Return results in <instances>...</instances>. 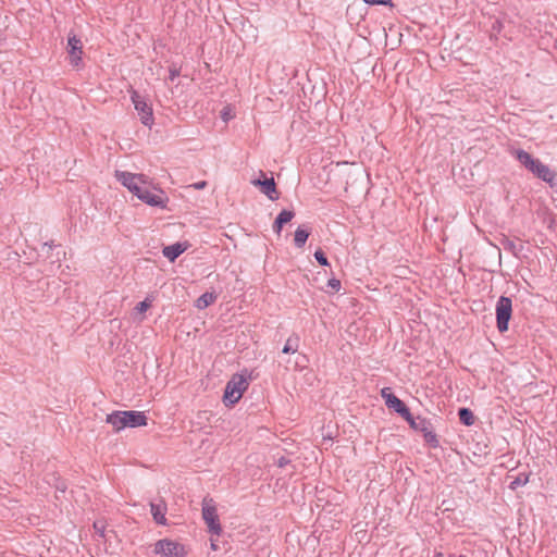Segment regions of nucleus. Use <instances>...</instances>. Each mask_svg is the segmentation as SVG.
Here are the masks:
<instances>
[{"label": "nucleus", "instance_id": "nucleus-1", "mask_svg": "<svg viewBox=\"0 0 557 557\" xmlns=\"http://www.w3.org/2000/svg\"><path fill=\"white\" fill-rule=\"evenodd\" d=\"M116 180L125 186L133 195L137 196L143 202L151 206L165 208V201L159 195L150 191L151 180L145 174H134L126 171H116Z\"/></svg>", "mask_w": 557, "mask_h": 557}, {"label": "nucleus", "instance_id": "nucleus-2", "mask_svg": "<svg viewBox=\"0 0 557 557\" xmlns=\"http://www.w3.org/2000/svg\"><path fill=\"white\" fill-rule=\"evenodd\" d=\"M516 159L530 171L537 178L548 183L550 186L554 185V181L557 176L556 172L550 170L546 164L542 163L539 159L533 158L529 152L523 149L515 151Z\"/></svg>", "mask_w": 557, "mask_h": 557}, {"label": "nucleus", "instance_id": "nucleus-3", "mask_svg": "<svg viewBox=\"0 0 557 557\" xmlns=\"http://www.w3.org/2000/svg\"><path fill=\"white\" fill-rule=\"evenodd\" d=\"M147 417L143 411H113L107 416L106 422L119 432L125 428H138L147 425Z\"/></svg>", "mask_w": 557, "mask_h": 557}, {"label": "nucleus", "instance_id": "nucleus-4", "mask_svg": "<svg viewBox=\"0 0 557 557\" xmlns=\"http://www.w3.org/2000/svg\"><path fill=\"white\" fill-rule=\"evenodd\" d=\"M248 386L249 383L244 375H233V377L227 382L224 389L223 401L225 406L235 405L242 398L244 392L248 388Z\"/></svg>", "mask_w": 557, "mask_h": 557}, {"label": "nucleus", "instance_id": "nucleus-5", "mask_svg": "<svg viewBox=\"0 0 557 557\" xmlns=\"http://www.w3.org/2000/svg\"><path fill=\"white\" fill-rule=\"evenodd\" d=\"M408 424L414 431L422 433L425 443L432 448H437L440 446L437 435L434 433V428L430 420L421 417H413Z\"/></svg>", "mask_w": 557, "mask_h": 557}, {"label": "nucleus", "instance_id": "nucleus-6", "mask_svg": "<svg viewBox=\"0 0 557 557\" xmlns=\"http://www.w3.org/2000/svg\"><path fill=\"white\" fill-rule=\"evenodd\" d=\"M512 313V300L507 296H500L496 304V326L500 333L508 331Z\"/></svg>", "mask_w": 557, "mask_h": 557}, {"label": "nucleus", "instance_id": "nucleus-7", "mask_svg": "<svg viewBox=\"0 0 557 557\" xmlns=\"http://www.w3.org/2000/svg\"><path fill=\"white\" fill-rule=\"evenodd\" d=\"M132 102L136 111L140 116V121L145 126L151 127L153 124V112L150 104L138 94L136 90H132Z\"/></svg>", "mask_w": 557, "mask_h": 557}, {"label": "nucleus", "instance_id": "nucleus-8", "mask_svg": "<svg viewBox=\"0 0 557 557\" xmlns=\"http://www.w3.org/2000/svg\"><path fill=\"white\" fill-rule=\"evenodd\" d=\"M251 184L260 189L270 200H277L280 193L273 177H267L263 171H260V177L252 180Z\"/></svg>", "mask_w": 557, "mask_h": 557}, {"label": "nucleus", "instance_id": "nucleus-9", "mask_svg": "<svg viewBox=\"0 0 557 557\" xmlns=\"http://www.w3.org/2000/svg\"><path fill=\"white\" fill-rule=\"evenodd\" d=\"M154 553L166 557H183L186 550L183 545L170 540H160L154 544Z\"/></svg>", "mask_w": 557, "mask_h": 557}, {"label": "nucleus", "instance_id": "nucleus-10", "mask_svg": "<svg viewBox=\"0 0 557 557\" xmlns=\"http://www.w3.org/2000/svg\"><path fill=\"white\" fill-rule=\"evenodd\" d=\"M67 52L70 57V63L74 66H77L82 60L83 45L81 39L72 33H70L67 36Z\"/></svg>", "mask_w": 557, "mask_h": 557}, {"label": "nucleus", "instance_id": "nucleus-11", "mask_svg": "<svg viewBox=\"0 0 557 557\" xmlns=\"http://www.w3.org/2000/svg\"><path fill=\"white\" fill-rule=\"evenodd\" d=\"M208 533L212 550H220L225 546L226 541L222 534V524H208Z\"/></svg>", "mask_w": 557, "mask_h": 557}, {"label": "nucleus", "instance_id": "nucleus-12", "mask_svg": "<svg viewBox=\"0 0 557 557\" xmlns=\"http://www.w3.org/2000/svg\"><path fill=\"white\" fill-rule=\"evenodd\" d=\"M202 519L205 522H219L216 507L212 498H205L202 502Z\"/></svg>", "mask_w": 557, "mask_h": 557}, {"label": "nucleus", "instance_id": "nucleus-13", "mask_svg": "<svg viewBox=\"0 0 557 557\" xmlns=\"http://www.w3.org/2000/svg\"><path fill=\"white\" fill-rule=\"evenodd\" d=\"M53 248H60V246H54L53 243L50 242L44 243L41 247L42 256H45V258L49 260L51 264L59 263L61 261V255H65V252L61 250H58L57 253H53Z\"/></svg>", "mask_w": 557, "mask_h": 557}, {"label": "nucleus", "instance_id": "nucleus-14", "mask_svg": "<svg viewBox=\"0 0 557 557\" xmlns=\"http://www.w3.org/2000/svg\"><path fill=\"white\" fill-rule=\"evenodd\" d=\"M295 216V212L292 210H282L278 215L276 216L274 223H273V231L276 234H281L282 228L284 224L292 221V219Z\"/></svg>", "mask_w": 557, "mask_h": 557}, {"label": "nucleus", "instance_id": "nucleus-15", "mask_svg": "<svg viewBox=\"0 0 557 557\" xmlns=\"http://www.w3.org/2000/svg\"><path fill=\"white\" fill-rule=\"evenodd\" d=\"M186 246L182 243H175L173 245L163 248V256L171 262L175 261L184 251Z\"/></svg>", "mask_w": 557, "mask_h": 557}, {"label": "nucleus", "instance_id": "nucleus-16", "mask_svg": "<svg viewBox=\"0 0 557 557\" xmlns=\"http://www.w3.org/2000/svg\"><path fill=\"white\" fill-rule=\"evenodd\" d=\"M150 511L154 522H166V505L164 502L160 500L159 503H150Z\"/></svg>", "mask_w": 557, "mask_h": 557}, {"label": "nucleus", "instance_id": "nucleus-17", "mask_svg": "<svg viewBox=\"0 0 557 557\" xmlns=\"http://www.w3.org/2000/svg\"><path fill=\"white\" fill-rule=\"evenodd\" d=\"M310 235L309 228L305 226H298L294 234V244L297 248H302Z\"/></svg>", "mask_w": 557, "mask_h": 557}, {"label": "nucleus", "instance_id": "nucleus-18", "mask_svg": "<svg viewBox=\"0 0 557 557\" xmlns=\"http://www.w3.org/2000/svg\"><path fill=\"white\" fill-rule=\"evenodd\" d=\"M458 418L459 421L466 426H471L474 423L475 419L473 412L466 407L459 408Z\"/></svg>", "mask_w": 557, "mask_h": 557}, {"label": "nucleus", "instance_id": "nucleus-19", "mask_svg": "<svg viewBox=\"0 0 557 557\" xmlns=\"http://www.w3.org/2000/svg\"><path fill=\"white\" fill-rule=\"evenodd\" d=\"M299 341L300 339H299L298 335H296V334L290 335L287 338V341H286V343H285V345H284V347L282 349V352L283 354H294V352H296L298 350V347H299Z\"/></svg>", "mask_w": 557, "mask_h": 557}, {"label": "nucleus", "instance_id": "nucleus-20", "mask_svg": "<svg viewBox=\"0 0 557 557\" xmlns=\"http://www.w3.org/2000/svg\"><path fill=\"white\" fill-rule=\"evenodd\" d=\"M216 300V295L213 293H205L196 300V307L198 309H205L212 305Z\"/></svg>", "mask_w": 557, "mask_h": 557}, {"label": "nucleus", "instance_id": "nucleus-21", "mask_svg": "<svg viewBox=\"0 0 557 557\" xmlns=\"http://www.w3.org/2000/svg\"><path fill=\"white\" fill-rule=\"evenodd\" d=\"M503 246L505 250L510 251L515 256H518L523 250V244L516 243L508 238L504 239Z\"/></svg>", "mask_w": 557, "mask_h": 557}, {"label": "nucleus", "instance_id": "nucleus-22", "mask_svg": "<svg viewBox=\"0 0 557 557\" xmlns=\"http://www.w3.org/2000/svg\"><path fill=\"white\" fill-rule=\"evenodd\" d=\"M529 482L528 473H519L509 484V488L516 491L520 486H524Z\"/></svg>", "mask_w": 557, "mask_h": 557}, {"label": "nucleus", "instance_id": "nucleus-23", "mask_svg": "<svg viewBox=\"0 0 557 557\" xmlns=\"http://www.w3.org/2000/svg\"><path fill=\"white\" fill-rule=\"evenodd\" d=\"M403 404H405V403L395 395V396H389L387 398L386 407L396 412Z\"/></svg>", "mask_w": 557, "mask_h": 557}, {"label": "nucleus", "instance_id": "nucleus-24", "mask_svg": "<svg viewBox=\"0 0 557 557\" xmlns=\"http://www.w3.org/2000/svg\"><path fill=\"white\" fill-rule=\"evenodd\" d=\"M396 412L407 422H409L413 418V416L410 412V409L407 407L406 404H403Z\"/></svg>", "mask_w": 557, "mask_h": 557}, {"label": "nucleus", "instance_id": "nucleus-25", "mask_svg": "<svg viewBox=\"0 0 557 557\" xmlns=\"http://www.w3.org/2000/svg\"><path fill=\"white\" fill-rule=\"evenodd\" d=\"M396 412L407 422H409L413 418V416L410 412V409L407 407L406 404H403Z\"/></svg>", "mask_w": 557, "mask_h": 557}, {"label": "nucleus", "instance_id": "nucleus-26", "mask_svg": "<svg viewBox=\"0 0 557 557\" xmlns=\"http://www.w3.org/2000/svg\"><path fill=\"white\" fill-rule=\"evenodd\" d=\"M314 258L319 262L320 265H323V267L330 265L325 253L321 249H318L314 252Z\"/></svg>", "mask_w": 557, "mask_h": 557}, {"label": "nucleus", "instance_id": "nucleus-27", "mask_svg": "<svg viewBox=\"0 0 557 557\" xmlns=\"http://www.w3.org/2000/svg\"><path fill=\"white\" fill-rule=\"evenodd\" d=\"M369 5H388L393 7L392 0H362Z\"/></svg>", "mask_w": 557, "mask_h": 557}, {"label": "nucleus", "instance_id": "nucleus-28", "mask_svg": "<svg viewBox=\"0 0 557 557\" xmlns=\"http://www.w3.org/2000/svg\"><path fill=\"white\" fill-rule=\"evenodd\" d=\"M150 307V301L148 299H145L144 301H140L136 306V310L140 313L146 312Z\"/></svg>", "mask_w": 557, "mask_h": 557}, {"label": "nucleus", "instance_id": "nucleus-29", "mask_svg": "<svg viewBox=\"0 0 557 557\" xmlns=\"http://www.w3.org/2000/svg\"><path fill=\"white\" fill-rule=\"evenodd\" d=\"M327 286L331 287L333 290L338 292L341 288V281L337 278H330L327 282Z\"/></svg>", "mask_w": 557, "mask_h": 557}, {"label": "nucleus", "instance_id": "nucleus-30", "mask_svg": "<svg viewBox=\"0 0 557 557\" xmlns=\"http://www.w3.org/2000/svg\"><path fill=\"white\" fill-rule=\"evenodd\" d=\"M381 396L384 398L385 400V405H387V398L389 396H395L392 392H391V388L389 387H384L382 388L381 391Z\"/></svg>", "mask_w": 557, "mask_h": 557}, {"label": "nucleus", "instance_id": "nucleus-31", "mask_svg": "<svg viewBox=\"0 0 557 557\" xmlns=\"http://www.w3.org/2000/svg\"><path fill=\"white\" fill-rule=\"evenodd\" d=\"M288 463H290V460L285 457V456H281L277 460H276V465L277 467L280 468H284L285 466H287Z\"/></svg>", "mask_w": 557, "mask_h": 557}, {"label": "nucleus", "instance_id": "nucleus-32", "mask_svg": "<svg viewBox=\"0 0 557 557\" xmlns=\"http://www.w3.org/2000/svg\"><path fill=\"white\" fill-rule=\"evenodd\" d=\"M96 533H98L100 536H104L106 533V524H92Z\"/></svg>", "mask_w": 557, "mask_h": 557}, {"label": "nucleus", "instance_id": "nucleus-33", "mask_svg": "<svg viewBox=\"0 0 557 557\" xmlns=\"http://www.w3.org/2000/svg\"><path fill=\"white\" fill-rule=\"evenodd\" d=\"M180 75V70L176 67H171L169 71V79L174 81Z\"/></svg>", "mask_w": 557, "mask_h": 557}, {"label": "nucleus", "instance_id": "nucleus-34", "mask_svg": "<svg viewBox=\"0 0 557 557\" xmlns=\"http://www.w3.org/2000/svg\"><path fill=\"white\" fill-rule=\"evenodd\" d=\"M206 186H207V182L200 181V182H197V183L190 185L189 187H193L195 189H203Z\"/></svg>", "mask_w": 557, "mask_h": 557}, {"label": "nucleus", "instance_id": "nucleus-35", "mask_svg": "<svg viewBox=\"0 0 557 557\" xmlns=\"http://www.w3.org/2000/svg\"><path fill=\"white\" fill-rule=\"evenodd\" d=\"M492 29H493L494 32L499 33V32H500V29H502V22H500V21H498V20H496V21L493 23V25H492Z\"/></svg>", "mask_w": 557, "mask_h": 557}, {"label": "nucleus", "instance_id": "nucleus-36", "mask_svg": "<svg viewBox=\"0 0 557 557\" xmlns=\"http://www.w3.org/2000/svg\"><path fill=\"white\" fill-rule=\"evenodd\" d=\"M435 557H442V554H437Z\"/></svg>", "mask_w": 557, "mask_h": 557}]
</instances>
